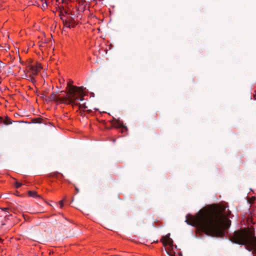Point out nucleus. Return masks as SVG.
<instances>
[{
	"label": "nucleus",
	"mask_w": 256,
	"mask_h": 256,
	"mask_svg": "<svg viewBox=\"0 0 256 256\" xmlns=\"http://www.w3.org/2000/svg\"><path fill=\"white\" fill-rule=\"evenodd\" d=\"M35 66L38 72L42 68V67L40 64H36Z\"/></svg>",
	"instance_id": "nucleus-13"
},
{
	"label": "nucleus",
	"mask_w": 256,
	"mask_h": 256,
	"mask_svg": "<svg viewBox=\"0 0 256 256\" xmlns=\"http://www.w3.org/2000/svg\"><path fill=\"white\" fill-rule=\"evenodd\" d=\"M42 118H35L34 120H33V122L34 123H38V124H40L42 123Z\"/></svg>",
	"instance_id": "nucleus-12"
},
{
	"label": "nucleus",
	"mask_w": 256,
	"mask_h": 256,
	"mask_svg": "<svg viewBox=\"0 0 256 256\" xmlns=\"http://www.w3.org/2000/svg\"><path fill=\"white\" fill-rule=\"evenodd\" d=\"M61 20H62V21L63 22V20H64L63 18L61 17Z\"/></svg>",
	"instance_id": "nucleus-23"
},
{
	"label": "nucleus",
	"mask_w": 256,
	"mask_h": 256,
	"mask_svg": "<svg viewBox=\"0 0 256 256\" xmlns=\"http://www.w3.org/2000/svg\"><path fill=\"white\" fill-rule=\"evenodd\" d=\"M186 222L188 225L196 226L206 235L222 237L231 222L223 214V210L218 209L200 210L194 216L188 214Z\"/></svg>",
	"instance_id": "nucleus-1"
},
{
	"label": "nucleus",
	"mask_w": 256,
	"mask_h": 256,
	"mask_svg": "<svg viewBox=\"0 0 256 256\" xmlns=\"http://www.w3.org/2000/svg\"><path fill=\"white\" fill-rule=\"evenodd\" d=\"M29 67H30V70L32 72V75H37L38 74V72L35 66L30 65L29 66Z\"/></svg>",
	"instance_id": "nucleus-7"
},
{
	"label": "nucleus",
	"mask_w": 256,
	"mask_h": 256,
	"mask_svg": "<svg viewBox=\"0 0 256 256\" xmlns=\"http://www.w3.org/2000/svg\"><path fill=\"white\" fill-rule=\"evenodd\" d=\"M48 99L50 100L51 101L60 102L64 104L66 103V102H64V100H62V98H60L59 96H56V95L54 93H52V94H50Z\"/></svg>",
	"instance_id": "nucleus-6"
},
{
	"label": "nucleus",
	"mask_w": 256,
	"mask_h": 256,
	"mask_svg": "<svg viewBox=\"0 0 256 256\" xmlns=\"http://www.w3.org/2000/svg\"><path fill=\"white\" fill-rule=\"evenodd\" d=\"M83 95H84V92H82V95H79L81 97L80 98V100H83Z\"/></svg>",
	"instance_id": "nucleus-19"
},
{
	"label": "nucleus",
	"mask_w": 256,
	"mask_h": 256,
	"mask_svg": "<svg viewBox=\"0 0 256 256\" xmlns=\"http://www.w3.org/2000/svg\"><path fill=\"white\" fill-rule=\"evenodd\" d=\"M22 186V184L18 182H15V186L16 188H20Z\"/></svg>",
	"instance_id": "nucleus-15"
},
{
	"label": "nucleus",
	"mask_w": 256,
	"mask_h": 256,
	"mask_svg": "<svg viewBox=\"0 0 256 256\" xmlns=\"http://www.w3.org/2000/svg\"><path fill=\"white\" fill-rule=\"evenodd\" d=\"M256 198L255 196H252L251 198L248 200V202L250 204H252L256 200Z\"/></svg>",
	"instance_id": "nucleus-14"
},
{
	"label": "nucleus",
	"mask_w": 256,
	"mask_h": 256,
	"mask_svg": "<svg viewBox=\"0 0 256 256\" xmlns=\"http://www.w3.org/2000/svg\"><path fill=\"white\" fill-rule=\"evenodd\" d=\"M78 93V95H82V87H76L75 86H72L70 88H69L68 92L65 97L62 98V100L66 102L65 104H72V105H78V104L76 102V100H78V97L76 96Z\"/></svg>",
	"instance_id": "nucleus-3"
},
{
	"label": "nucleus",
	"mask_w": 256,
	"mask_h": 256,
	"mask_svg": "<svg viewBox=\"0 0 256 256\" xmlns=\"http://www.w3.org/2000/svg\"><path fill=\"white\" fill-rule=\"evenodd\" d=\"M3 122L6 125L10 124L12 123V121L8 117L6 116Z\"/></svg>",
	"instance_id": "nucleus-9"
},
{
	"label": "nucleus",
	"mask_w": 256,
	"mask_h": 256,
	"mask_svg": "<svg viewBox=\"0 0 256 256\" xmlns=\"http://www.w3.org/2000/svg\"><path fill=\"white\" fill-rule=\"evenodd\" d=\"M78 104L79 105L80 108H82L84 110L87 108V106L84 104L81 105L80 104Z\"/></svg>",
	"instance_id": "nucleus-17"
},
{
	"label": "nucleus",
	"mask_w": 256,
	"mask_h": 256,
	"mask_svg": "<svg viewBox=\"0 0 256 256\" xmlns=\"http://www.w3.org/2000/svg\"><path fill=\"white\" fill-rule=\"evenodd\" d=\"M166 252L169 256H174L173 254H171L168 250H166Z\"/></svg>",
	"instance_id": "nucleus-18"
},
{
	"label": "nucleus",
	"mask_w": 256,
	"mask_h": 256,
	"mask_svg": "<svg viewBox=\"0 0 256 256\" xmlns=\"http://www.w3.org/2000/svg\"><path fill=\"white\" fill-rule=\"evenodd\" d=\"M114 121V126L116 128H122V132H124V131L128 130V128L126 126L123 124L122 122L119 119L116 120L114 119L113 120Z\"/></svg>",
	"instance_id": "nucleus-4"
},
{
	"label": "nucleus",
	"mask_w": 256,
	"mask_h": 256,
	"mask_svg": "<svg viewBox=\"0 0 256 256\" xmlns=\"http://www.w3.org/2000/svg\"><path fill=\"white\" fill-rule=\"evenodd\" d=\"M163 241V245L166 246V245H169L172 248L173 246V240L170 238L168 235H166L164 237L162 238Z\"/></svg>",
	"instance_id": "nucleus-5"
},
{
	"label": "nucleus",
	"mask_w": 256,
	"mask_h": 256,
	"mask_svg": "<svg viewBox=\"0 0 256 256\" xmlns=\"http://www.w3.org/2000/svg\"><path fill=\"white\" fill-rule=\"evenodd\" d=\"M232 242L244 245L246 249L256 256V236L254 230L244 228L235 231L230 238Z\"/></svg>",
	"instance_id": "nucleus-2"
},
{
	"label": "nucleus",
	"mask_w": 256,
	"mask_h": 256,
	"mask_svg": "<svg viewBox=\"0 0 256 256\" xmlns=\"http://www.w3.org/2000/svg\"><path fill=\"white\" fill-rule=\"evenodd\" d=\"M2 210L6 212L8 210V208H3Z\"/></svg>",
	"instance_id": "nucleus-22"
},
{
	"label": "nucleus",
	"mask_w": 256,
	"mask_h": 256,
	"mask_svg": "<svg viewBox=\"0 0 256 256\" xmlns=\"http://www.w3.org/2000/svg\"><path fill=\"white\" fill-rule=\"evenodd\" d=\"M76 190L78 192V188H76Z\"/></svg>",
	"instance_id": "nucleus-24"
},
{
	"label": "nucleus",
	"mask_w": 256,
	"mask_h": 256,
	"mask_svg": "<svg viewBox=\"0 0 256 256\" xmlns=\"http://www.w3.org/2000/svg\"><path fill=\"white\" fill-rule=\"evenodd\" d=\"M63 202L64 201L62 200H60V207L62 208V206H63Z\"/></svg>",
	"instance_id": "nucleus-20"
},
{
	"label": "nucleus",
	"mask_w": 256,
	"mask_h": 256,
	"mask_svg": "<svg viewBox=\"0 0 256 256\" xmlns=\"http://www.w3.org/2000/svg\"><path fill=\"white\" fill-rule=\"evenodd\" d=\"M63 24L65 27L70 28V22H68L66 20H63Z\"/></svg>",
	"instance_id": "nucleus-11"
},
{
	"label": "nucleus",
	"mask_w": 256,
	"mask_h": 256,
	"mask_svg": "<svg viewBox=\"0 0 256 256\" xmlns=\"http://www.w3.org/2000/svg\"><path fill=\"white\" fill-rule=\"evenodd\" d=\"M28 195L32 197L40 198V196L38 195L35 191H28Z\"/></svg>",
	"instance_id": "nucleus-8"
},
{
	"label": "nucleus",
	"mask_w": 256,
	"mask_h": 256,
	"mask_svg": "<svg viewBox=\"0 0 256 256\" xmlns=\"http://www.w3.org/2000/svg\"><path fill=\"white\" fill-rule=\"evenodd\" d=\"M42 4L40 6L42 9H45L47 7V3L44 0H41Z\"/></svg>",
	"instance_id": "nucleus-10"
},
{
	"label": "nucleus",
	"mask_w": 256,
	"mask_h": 256,
	"mask_svg": "<svg viewBox=\"0 0 256 256\" xmlns=\"http://www.w3.org/2000/svg\"><path fill=\"white\" fill-rule=\"evenodd\" d=\"M72 86H73L71 84H68V86L69 87V88H72Z\"/></svg>",
	"instance_id": "nucleus-21"
},
{
	"label": "nucleus",
	"mask_w": 256,
	"mask_h": 256,
	"mask_svg": "<svg viewBox=\"0 0 256 256\" xmlns=\"http://www.w3.org/2000/svg\"><path fill=\"white\" fill-rule=\"evenodd\" d=\"M29 78H30V80L32 82V83H34L36 82V80H35V79L34 78V77H32V76H29Z\"/></svg>",
	"instance_id": "nucleus-16"
}]
</instances>
